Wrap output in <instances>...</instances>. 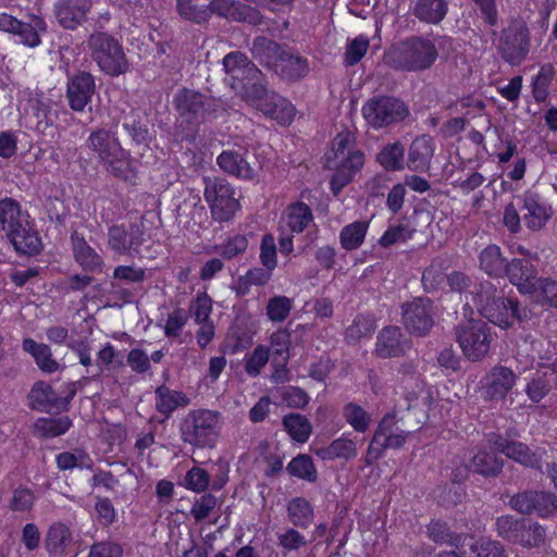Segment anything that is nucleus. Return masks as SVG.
<instances>
[{
	"label": "nucleus",
	"mask_w": 557,
	"mask_h": 557,
	"mask_svg": "<svg viewBox=\"0 0 557 557\" xmlns=\"http://www.w3.org/2000/svg\"><path fill=\"white\" fill-rule=\"evenodd\" d=\"M293 308L292 299L286 296L272 297L267 306V315L273 322H283Z\"/></svg>",
	"instance_id": "57"
},
{
	"label": "nucleus",
	"mask_w": 557,
	"mask_h": 557,
	"mask_svg": "<svg viewBox=\"0 0 557 557\" xmlns=\"http://www.w3.org/2000/svg\"><path fill=\"white\" fill-rule=\"evenodd\" d=\"M496 293V287L488 281H483L474 285V289L470 292V295L480 313L483 312L485 305H491L497 298Z\"/></svg>",
	"instance_id": "56"
},
{
	"label": "nucleus",
	"mask_w": 557,
	"mask_h": 557,
	"mask_svg": "<svg viewBox=\"0 0 557 557\" xmlns=\"http://www.w3.org/2000/svg\"><path fill=\"white\" fill-rule=\"evenodd\" d=\"M437 57V49L431 40L412 37L394 46L387 60L396 70L418 72L430 69Z\"/></svg>",
	"instance_id": "3"
},
{
	"label": "nucleus",
	"mask_w": 557,
	"mask_h": 557,
	"mask_svg": "<svg viewBox=\"0 0 557 557\" xmlns=\"http://www.w3.org/2000/svg\"><path fill=\"white\" fill-rule=\"evenodd\" d=\"M555 76V67L547 63L541 66L532 82V96L536 102H545L548 97V88Z\"/></svg>",
	"instance_id": "52"
},
{
	"label": "nucleus",
	"mask_w": 557,
	"mask_h": 557,
	"mask_svg": "<svg viewBox=\"0 0 557 557\" xmlns=\"http://www.w3.org/2000/svg\"><path fill=\"white\" fill-rule=\"evenodd\" d=\"M410 432L401 430L395 416L385 414L379 422L367 449L364 462L368 466L379 460L386 449H399L404 446Z\"/></svg>",
	"instance_id": "9"
},
{
	"label": "nucleus",
	"mask_w": 557,
	"mask_h": 557,
	"mask_svg": "<svg viewBox=\"0 0 557 557\" xmlns=\"http://www.w3.org/2000/svg\"><path fill=\"white\" fill-rule=\"evenodd\" d=\"M448 11L446 0H418L413 8V15L421 22L438 24Z\"/></svg>",
	"instance_id": "36"
},
{
	"label": "nucleus",
	"mask_w": 557,
	"mask_h": 557,
	"mask_svg": "<svg viewBox=\"0 0 557 557\" xmlns=\"http://www.w3.org/2000/svg\"><path fill=\"white\" fill-rule=\"evenodd\" d=\"M345 421L358 433H364L371 425V414L360 405L350 401L343 407Z\"/></svg>",
	"instance_id": "49"
},
{
	"label": "nucleus",
	"mask_w": 557,
	"mask_h": 557,
	"mask_svg": "<svg viewBox=\"0 0 557 557\" xmlns=\"http://www.w3.org/2000/svg\"><path fill=\"white\" fill-rule=\"evenodd\" d=\"M272 271L268 268H252L248 270L245 275L238 278V285L243 294L247 293L252 285H265L272 276Z\"/></svg>",
	"instance_id": "60"
},
{
	"label": "nucleus",
	"mask_w": 557,
	"mask_h": 557,
	"mask_svg": "<svg viewBox=\"0 0 557 557\" xmlns=\"http://www.w3.org/2000/svg\"><path fill=\"white\" fill-rule=\"evenodd\" d=\"M509 281L518 287L523 294H531L536 290V280L534 271L528 261L522 259H512L506 262L505 273Z\"/></svg>",
	"instance_id": "27"
},
{
	"label": "nucleus",
	"mask_w": 557,
	"mask_h": 557,
	"mask_svg": "<svg viewBox=\"0 0 557 557\" xmlns=\"http://www.w3.org/2000/svg\"><path fill=\"white\" fill-rule=\"evenodd\" d=\"M258 110L281 124H289L295 115L294 106L275 92H271Z\"/></svg>",
	"instance_id": "30"
},
{
	"label": "nucleus",
	"mask_w": 557,
	"mask_h": 557,
	"mask_svg": "<svg viewBox=\"0 0 557 557\" xmlns=\"http://www.w3.org/2000/svg\"><path fill=\"white\" fill-rule=\"evenodd\" d=\"M88 48L91 59L109 76L115 77L128 71V61L119 41L107 33L89 36Z\"/></svg>",
	"instance_id": "6"
},
{
	"label": "nucleus",
	"mask_w": 557,
	"mask_h": 557,
	"mask_svg": "<svg viewBox=\"0 0 557 557\" xmlns=\"http://www.w3.org/2000/svg\"><path fill=\"white\" fill-rule=\"evenodd\" d=\"M96 91L94 76L88 72H79L69 78L66 85V99L70 108L82 112L91 102Z\"/></svg>",
	"instance_id": "17"
},
{
	"label": "nucleus",
	"mask_w": 557,
	"mask_h": 557,
	"mask_svg": "<svg viewBox=\"0 0 557 557\" xmlns=\"http://www.w3.org/2000/svg\"><path fill=\"white\" fill-rule=\"evenodd\" d=\"M0 226L17 252L32 256L40 251L37 232L30 227L27 214L13 198L0 200Z\"/></svg>",
	"instance_id": "2"
},
{
	"label": "nucleus",
	"mask_w": 557,
	"mask_h": 557,
	"mask_svg": "<svg viewBox=\"0 0 557 557\" xmlns=\"http://www.w3.org/2000/svg\"><path fill=\"white\" fill-rule=\"evenodd\" d=\"M205 200L214 221L228 222L239 210L240 203L234 187L222 177H203Z\"/></svg>",
	"instance_id": "7"
},
{
	"label": "nucleus",
	"mask_w": 557,
	"mask_h": 557,
	"mask_svg": "<svg viewBox=\"0 0 557 557\" xmlns=\"http://www.w3.org/2000/svg\"><path fill=\"white\" fill-rule=\"evenodd\" d=\"M87 147L108 173L131 185L136 184V160L122 147L114 132L102 127L94 129L87 138Z\"/></svg>",
	"instance_id": "1"
},
{
	"label": "nucleus",
	"mask_w": 557,
	"mask_h": 557,
	"mask_svg": "<svg viewBox=\"0 0 557 557\" xmlns=\"http://www.w3.org/2000/svg\"><path fill=\"white\" fill-rule=\"evenodd\" d=\"M456 339L467 359L479 361L488 354L492 335L486 322L471 319L456 326Z\"/></svg>",
	"instance_id": "8"
},
{
	"label": "nucleus",
	"mask_w": 557,
	"mask_h": 557,
	"mask_svg": "<svg viewBox=\"0 0 557 557\" xmlns=\"http://www.w3.org/2000/svg\"><path fill=\"white\" fill-rule=\"evenodd\" d=\"M143 242V232L137 225H131L128 230L122 225H114L108 231V245L119 255L132 256L138 252Z\"/></svg>",
	"instance_id": "23"
},
{
	"label": "nucleus",
	"mask_w": 557,
	"mask_h": 557,
	"mask_svg": "<svg viewBox=\"0 0 557 557\" xmlns=\"http://www.w3.org/2000/svg\"><path fill=\"white\" fill-rule=\"evenodd\" d=\"M481 315L502 329H508L515 321L523 320L527 312L524 309L520 310L517 300L497 297L491 305L483 307Z\"/></svg>",
	"instance_id": "16"
},
{
	"label": "nucleus",
	"mask_w": 557,
	"mask_h": 557,
	"mask_svg": "<svg viewBox=\"0 0 557 557\" xmlns=\"http://www.w3.org/2000/svg\"><path fill=\"white\" fill-rule=\"evenodd\" d=\"M435 310L429 298H414L403 305V321L413 335L425 336L434 325Z\"/></svg>",
	"instance_id": "13"
},
{
	"label": "nucleus",
	"mask_w": 557,
	"mask_h": 557,
	"mask_svg": "<svg viewBox=\"0 0 557 557\" xmlns=\"http://www.w3.org/2000/svg\"><path fill=\"white\" fill-rule=\"evenodd\" d=\"M374 321L364 315H357L352 324L346 330V338L356 343L362 337L370 336L374 332Z\"/></svg>",
	"instance_id": "59"
},
{
	"label": "nucleus",
	"mask_w": 557,
	"mask_h": 557,
	"mask_svg": "<svg viewBox=\"0 0 557 557\" xmlns=\"http://www.w3.org/2000/svg\"><path fill=\"white\" fill-rule=\"evenodd\" d=\"M91 7V0H58L54 4L55 18L62 27L76 29L87 20Z\"/></svg>",
	"instance_id": "22"
},
{
	"label": "nucleus",
	"mask_w": 557,
	"mask_h": 557,
	"mask_svg": "<svg viewBox=\"0 0 557 557\" xmlns=\"http://www.w3.org/2000/svg\"><path fill=\"white\" fill-rule=\"evenodd\" d=\"M74 395L75 389L71 388L66 397H60L49 384L39 381L32 387L28 399L32 408L39 411L62 410L66 409Z\"/></svg>",
	"instance_id": "21"
},
{
	"label": "nucleus",
	"mask_w": 557,
	"mask_h": 557,
	"mask_svg": "<svg viewBox=\"0 0 557 557\" xmlns=\"http://www.w3.org/2000/svg\"><path fill=\"white\" fill-rule=\"evenodd\" d=\"M226 81L232 89L237 90L245 82L260 77V70L240 51H233L223 58Z\"/></svg>",
	"instance_id": "14"
},
{
	"label": "nucleus",
	"mask_w": 557,
	"mask_h": 557,
	"mask_svg": "<svg viewBox=\"0 0 557 557\" xmlns=\"http://www.w3.org/2000/svg\"><path fill=\"white\" fill-rule=\"evenodd\" d=\"M73 543L70 528L62 523H52L46 534L45 545L51 557H64Z\"/></svg>",
	"instance_id": "29"
},
{
	"label": "nucleus",
	"mask_w": 557,
	"mask_h": 557,
	"mask_svg": "<svg viewBox=\"0 0 557 557\" xmlns=\"http://www.w3.org/2000/svg\"><path fill=\"white\" fill-rule=\"evenodd\" d=\"M216 497L212 494H203L197 498L190 509V515L196 521L208 518L216 506Z\"/></svg>",
	"instance_id": "62"
},
{
	"label": "nucleus",
	"mask_w": 557,
	"mask_h": 557,
	"mask_svg": "<svg viewBox=\"0 0 557 557\" xmlns=\"http://www.w3.org/2000/svg\"><path fill=\"white\" fill-rule=\"evenodd\" d=\"M362 115L373 128L387 127L405 120L409 110L407 106L394 97L382 96L369 99L362 106Z\"/></svg>",
	"instance_id": "10"
},
{
	"label": "nucleus",
	"mask_w": 557,
	"mask_h": 557,
	"mask_svg": "<svg viewBox=\"0 0 557 557\" xmlns=\"http://www.w3.org/2000/svg\"><path fill=\"white\" fill-rule=\"evenodd\" d=\"M22 346L24 351L32 355L42 372L54 373L60 369L59 362L53 359L51 348L47 344L37 343L33 338H25Z\"/></svg>",
	"instance_id": "32"
},
{
	"label": "nucleus",
	"mask_w": 557,
	"mask_h": 557,
	"mask_svg": "<svg viewBox=\"0 0 557 557\" xmlns=\"http://www.w3.org/2000/svg\"><path fill=\"white\" fill-rule=\"evenodd\" d=\"M274 72L288 79H299L309 73L308 60L299 54L284 51Z\"/></svg>",
	"instance_id": "35"
},
{
	"label": "nucleus",
	"mask_w": 557,
	"mask_h": 557,
	"mask_svg": "<svg viewBox=\"0 0 557 557\" xmlns=\"http://www.w3.org/2000/svg\"><path fill=\"white\" fill-rule=\"evenodd\" d=\"M235 91L256 109H258V107H260L261 103L265 101V98L271 94L267 88V82L261 71L260 77L245 82L244 86L239 87V89Z\"/></svg>",
	"instance_id": "41"
},
{
	"label": "nucleus",
	"mask_w": 557,
	"mask_h": 557,
	"mask_svg": "<svg viewBox=\"0 0 557 557\" xmlns=\"http://www.w3.org/2000/svg\"><path fill=\"white\" fill-rule=\"evenodd\" d=\"M289 521L298 528H308L313 519V508L304 497H295L287 505Z\"/></svg>",
	"instance_id": "45"
},
{
	"label": "nucleus",
	"mask_w": 557,
	"mask_h": 557,
	"mask_svg": "<svg viewBox=\"0 0 557 557\" xmlns=\"http://www.w3.org/2000/svg\"><path fill=\"white\" fill-rule=\"evenodd\" d=\"M71 243L74 259L83 270L89 272L102 271L104 264L102 258L91 246H89L83 234L74 231L71 234Z\"/></svg>",
	"instance_id": "26"
},
{
	"label": "nucleus",
	"mask_w": 557,
	"mask_h": 557,
	"mask_svg": "<svg viewBox=\"0 0 557 557\" xmlns=\"http://www.w3.org/2000/svg\"><path fill=\"white\" fill-rule=\"evenodd\" d=\"M405 147L400 141L386 144L376 154V161L386 171L404 169Z\"/></svg>",
	"instance_id": "42"
},
{
	"label": "nucleus",
	"mask_w": 557,
	"mask_h": 557,
	"mask_svg": "<svg viewBox=\"0 0 557 557\" xmlns=\"http://www.w3.org/2000/svg\"><path fill=\"white\" fill-rule=\"evenodd\" d=\"M545 539L546 531L540 523L530 519H522L515 544H520L528 548L540 547L545 542Z\"/></svg>",
	"instance_id": "40"
},
{
	"label": "nucleus",
	"mask_w": 557,
	"mask_h": 557,
	"mask_svg": "<svg viewBox=\"0 0 557 557\" xmlns=\"http://www.w3.org/2000/svg\"><path fill=\"white\" fill-rule=\"evenodd\" d=\"M283 425L290 437L298 443H306L311 434L310 421L300 413H289L283 418Z\"/></svg>",
	"instance_id": "47"
},
{
	"label": "nucleus",
	"mask_w": 557,
	"mask_h": 557,
	"mask_svg": "<svg viewBox=\"0 0 557 557\" xmlns=\"http://www.w3.org/2000/svg\"><path fill=\"white\" fill-rule=\"evenodd\" d=\"M550 381L552 379L546 369L543 372H537L527 384L525 394L533 403L541 401L550 391Z\"/></svg>",
	"instance_id": "54"
},
{
	"label": "nucleus",
	"mask_w": 557,
	"mask_h": 557,
	"mask_svg": "<svg viewBox=\"0 0 557 557\" xmlns=\"http://www.w3.org/2000/svg\"><path fill=\"white\" fill-rule=\"evenodd\" d=\"M57 466L60 470H72L74 468L91 469L94 466L92 459L84 450H76L75 453L64 451L55 457Z\"/></svg>",
	"instance_id": "53"
},
{
	"label": "nucleus",
	"mask_w": 557,
	"mask_h": 557,
	"mask_svg": "<svg viewBox=\"0 0 557 557\" xmlns=\"http://www.w3.org/2000/svg\"><path fill=\"white\" fill-rule=\"evenodd\" d=\"M286 470L290 475L308 482H315L318 479V472L313 460L306 454H300L293 458L288 462Z\"/></svg>",
	"instance_id": "50"
},
{
	"label": "nucleus",
	"mask_w": 557,
	"mask_h": 557,
	"mask_svg": "<svg viewBox=\"0 0 557 557\" xmlns=\"http://www.w3.org/2000/svg\"><path fill=\"white\" fill-rule=\"evenodd\" d=\"M369 230V222L358 220L345 225L339 233V243L342 248L347 251L360 248L364 242Z\"/></svg>",
	"instance_id": "38"
},
{
	"label": "nucleus",
	"mask_w": 557,
	"mask_h": 557,
	"mask_svg": "<svg viewBox=\"0 0 557 557\" xmlns=\"http://www.w3.org/2000/svg\"><path fill=\"white\" fill-rule=\"evenodd\" d=\"M480 268L488 275H504L506 271V259L502 256L498 246L490 245L481 251Z\"/></svg>",
	"instance_id": "44"
},
{
	"label": "nucleus",
	"mask_w": 557,
	"mask_h": 557,
	"mask_svg": "<svg viewBox=\"0 0 557 557\" xmlns=\"http://www.w3.org/2000/svg\"><path fill=\"white\" fill-rule=\"evenodd\" d=\"M488 448L504 454L507 458L520 463L523 467L541 469L543 457L546 450L542 447H530L525 443L513 441L499 433L486 434Z\"/></svg>",
	"instance_id": "11"
},
{
	"label": "nucleus",
	"mask_w": 557,
	"mask_h": 557,
	"mask_svg": "<svg viewBox=\"0 0 557 557\" xmlns=\"http://www.w3.org/2000/svg\"><path fill=\"white\" fill-rule=\"evenodd\" d=\"M471 549L476 557H508L505 547L497 541L481 540Z\"/></svg>",
	"instance_id": "63"
},
{
	"label": "nucleus",
	"mask_w": 557,
	"mask_h": 557,
	"mask_svg": "<svg viewBox=\"0 0 557 557\" xmlns=\"http://www.w3.org/2000/svg\"><path fill=\"white\" fill-rule=\"evenodd\" d=\"M355 136L350 132H341L333 139L332 151L338 165L331 178V189L334 195L348 185L355 174L364 164V154L360 150H354Z\"/></svg>",
	"instance_id": "4"
},
{
	"label": "nucleus",
	"mask_w": 557,
	"mask_h": 557,
	"mask_svg": "<svg viewBox=\"0 0 557 557\" xmlns=\"http://www.w3.org/2000/svg\"><path fill=\"white\" fill-rule=\"evenodd\" d=\"M516 373L504 366H495L482 381V393L486 399H504L516 384Z\"/></svg>",
	"instance_id": "18"
},
{
	"label": "nucleus",
	"mask_w": 557,
	"mask_h": 557,
	"mask_svg": "<svg viewBox=\"0 0 557 557\" xmlns=\"http://www.w3.org/2000/svg\"><path fill=\"white\" fill-rule=\"evenodd\" d=\"M219 431V413L207 409L188 412L180 425L182 441L197 448L213 447Z\"/></svg>",
	"instance_id": "5"
},
{
	"label": "nucleus",
	"mask_w": 557,
	"mask_h": 557,
	"mask_svg": "<svg viewBox=\"0 0 557 557\" xmlns=\"http://www.w3.org/2000/svg\"><path fill=\"white\" fill-rule=\"evenodd\" d=\"M212 312V300L206 293L197 295L196 299L190 302L189 313L197 324L210 321Z\"/></svg>",
	"instance_id": "58"
},
{
	"label": "nucleus",
	"mask_w": 557,
	"mask_h": 557,
	"mask_svg": "<svg viewBox=\"0 0 557 557\" xmlns=\"http://www.w3.org/2000/svg\"><path fill=\"white\" fill-rule=\"evenodd\" d=\"M203 101L205 95L188 88L178 90L174 96V104L180 115L195 124L203 122Z\"/></svg>",
	"instance_id": "25"
},
{
	"label": "nucleus",
	"mask_w": 557,
	"mask_h": 557,
	"mask_svg": "<svg viewBox=\"0 0 557 557\" xmlns=\"http://www.w3.org/2000/svg\"><path fill=\"white\" fill-rule=\"evenodd\" d=\"M219 166L227 174L243 180L255 177V154L248 150H226L218 157Z\"/></svg>",
	"instance_id": "19"
},
{
	"label": "nucleus",
	"mask_w": 557,
	"mask_h": 557,
	"mask_svg": "<svg viewBox=\"0 0 557 557\" xmlns=\"http://www.w3.org/2000/svg\"><path fill=\"white\" fill-rule=\"evenodd\" d=\"M522 220L531 231L542 230L552 218V207L539 195L525 193L522 197Z\"/></svg>",
	"instance_id": "24"
},
{
	"label": "nucleus",
	"mask_w": 557,
	"mask_h": 557,
	"mask_svg": "<svg viewBox=\"0 0 557 557\" xmlns=\"http://www.w3.org/2000/svg\"><path fill=\"white\" fill-rule=\"evenodd\" d=\"M87 557H123V548L117 543L102 541L90 547Z\"/></svg>",
	"instance_id": "64"
},
{
	"label": "nucleus",
	"mask_w": 557,
	"mask_h": 557,
	"mask_svg": "<svg viewBox=\"0 0 557 557\" xmlns=\"http://www.w3.org/2000/svg\"><path fill=\"white\" fill-rule=\"evenodd\" d=\"M46 30V23L39 16H32L28 23L21 22V27L15 32L22 44L36 47L40 44V33Z\"/></svg>",
	"instance_id": "51"
},
{
	"label": "nucleus",
	"mask_w": 557,
	"mask_h": 557,
	"mask_svg": "<svg viewBox=\"0 0 557 557\" xmlns=\"http://www.w3.org/2000/svg\"><path fill=\"white\" fill-rule=\"evenodd\" d=\"M429 536L432 541L438 544H448L456 548L465 545L468 536L462 533L453 532L447 523L442 521H432L428 527Z\"/></svg>",
	"instance_id": "43"
},
{
	"label": "nucleus",
	"mask_w": 557,
	"mask_h": 557,
	"mask_svg": "<svg viewBox=\"0 0 557 557\" xmlns=\"http://www.w3.org/2000/svg\"><path fill=\"white\" fill-rule=\"evenodd\" d=\"M433 140L428 135L417 137L408 151L407 166L414 172H424L430 168L433 157Z\"/></svg>",
	"instance_id": "28"
},
{
	"label": "nucleus",
	"mask_w": 557,
	"mask_h": 557,
	"mask_svg": "<svg viewBox=\"0 0 557 557\" xmlns=\"http://www.w3.org/2000/svg\"><path fill=\"white\" fill-rule=\"evenodd\" d=\"M283 52L284 51L281 50L278 44L264 36H258L253 39L251 47V53L253 58L273 71L276 67Z\"/></svg>",
	"instance_id": "33"
},
{
	"label": "nucleus",
	"mask_w": 557,
	"mask_h": 557,
	"mask_svg": "<svg viewBox=\"0 0 557 557\" xmlns=\"http://www.w3.org/2000/svg\"><path fill=\"white\" fill-rule=\"evenodd\" d=\"M274 236L265 234L260 244V261L264 268L274 270L277 265V253Z\"/></svg>",
	"instance_id": "61"
},
{
	"label": "nucleus",
	"mask_w": 557,
	"mask_h": 557,
	"mask_svg": "<svg viewBox=\"0 0 557 557\" xmlns=\"http://www.w3.org/2000/svg\"><path fill=\"white\" fill-rule=\"evenodd\" d=\"M530 46L529 28L518 23L502 30L497 50L506 63L517 66L527 59Z\"/></svg>",
	"instance_id": "12"
},
{
	"label": "nucleus",
	"mask_w": 557,
	"mask_h": 557,
	"mask_svg": "<svg viewBox=\"0 0 557 557\" xmlns=\"http://www.w3.org/2000/svg\"><path fill=\"white\" fill-rule=\"evenodd\" d=\"M411 347V342L398 326H385L376 337L374 352L380 358H394L405 355Z\"/></svg>",
	"instance_id": "20"
},
{
	"label": "nucleus",
	"mask_w": 557,
	"mask_h": 557,
	"mask_svg": "<svg viewBox=\"0 0 557 557\" xmlns=\"http://www.w3.org/2000/svg\"><path fill=\"white\" fill-rule=\"evenodd\" d=\"M283 220L292 233H302L313 221L310 207L305 202H295L287 207Z\"/></svg>",
	"instance_id": "37"
},
{
	"label": "nucleus",
	"mask_w": 557,
	"mask_h": 557,
	"mask_svg": "<svg viewBox=\"0 0 557 557\" xmlns=\"http://www.w3.org/2000/svg\"><path fill=\"white\" fill-rule=\"evenodd\" d=\"M156 408L164 414L170 416L176 408L188 405V398L182 392L170 389L162 385L156 389Z\"/></svg>",
	"instance_id": "39"
},
{
	"label": "nucleus",
	"mask_w": 557,
	"mask_h": 557,
	"mask_svg": "<svg viewBox=\"0 0 557 557\" xmlns=\"http://www.w3.org/2000/svg\"><path fill=\"white\" fill-rule=\"evenodd\" d=\"M176 10L180 16L195 24L208 23L209 5L198 4L196 0H176Z\"/></svg>",
	"instance_id": "48"
},
{
	"label": "nucleus",
	"mask_w": 557,
	"mask_h": 557,
	"mask_svg": "<svg viewBox=\"0 0 557 557\" xmlns=\"http://www.w3.org/2000/svg\"><path fill=\"white\" fill-rule=\"evenodd\" d=\"M470 469L486 478L498 476L504 468V460L494 451L480 449L471 459Z\"/></svg>",
	"instance_id": "34"
},
{
	"label": "nucleus",
	"mask_w": 557,
	"mask_h": 557,
	"mask_svg": "<svg viewBox=\"0 0 557 557\" xmlns=\"http://www.w3.org/2000/svg\"><path fill=\"white\" fill-rule=\"evenodd\" d=\"M72 426L67 416L59 418H40L35 423V433L42 437H57L65 434Z\"/></svg>",
	"instance_id": "46"
},
{
	"label": "nucleus",
	"mask_w": 557,
	"mask_h": 557,
	"mask_svg": "<svg viewBox=\"0 0 557 557\" xmlns=\"http://www.w3.org/2000/svg\"><path fill=\"white\" fill-rule=\"evenodd\" d=\"M314 454L322 460H349L357 456L358 446L356 441L342 435L341 437L332 441L327 446L317 448Z\"/></svg>",
	"instance_id": "31"
},
{
	"label": "nucleus",
	"mask_w": 557,
	"mask_h": 557,
	"mask_svg": "<svg viewBox=\"0 0 557 557\" xmlns=\"http://www.w3.org/2000/svg\"><path fill=\"white\" fill-rule=\"evenodd\" d=\"M270 350L267 346L258 345L253 351L246 357L244 364L245 372L250 377H256L261 373V370L268 363Z\"/></svg>",
	"instance_id": "55"
},
{
	"label": "nucleus",
	"mask_w": 557,
	"mask_h": 557,
	"mask_svg": "<svg viewBox=\"0 0 557 557\" xmlns=\"http://www.w3.org/2000/svg\"><path fill=\"white\" fill-rule=\"evenodd\" d=\"M209 5V17L213 14L231 22H242L251 25H259L262 22L260 12L238 0H211Z\"/></svg>",
	"instance_id": "15"
}]
</instances>
